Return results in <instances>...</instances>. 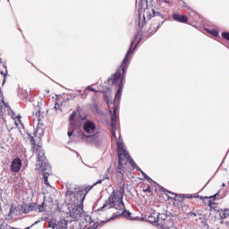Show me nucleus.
<instances>
[{
  "mask_svg": "<svg viewBox=\"0 0 229 229\" xmlns=\"http://www.w3.org/2000/svg\"><path fill=\"white\" fill-rule=\"evenodd\" d=\"M187 198H188V199H191V198H192V195H191V196H188Z\"/></svg>",
  "mask_w": 229,
  "mask_h": 229,
  "instance_id": "obj_55",
  "label": "nucleus"
},
{
  "mask_svg": "<svg viewBox=\"0 0 229 229\" xmlns=\"http://www.w3.org/2000/svg\"><path fill=\"white\" fill-rule=\"evenodd\" d=\"M205 199H210L211 201H216V199L217 198L216 195H212L210 197H204Z\"/></svg>",
  "mask_w": 229,
  "mask_h": 229,
  "instance_id": "obj_35",
  "label": "nucleus"
},
{
  "mask_svg": "<svg viewBox=\"0 0 229 229\" xmlns=\"http://www.w3.org/2000/svg\"><path fill=\"white\" fill-rule=\"evenodd\" d=\"M70 97H71V99H75L76 98V95L75 94H71Z\"/></svg>",
  "mask_w": 229,
  "mask_h": 229,
  "instance_id": "obj_44",
  "label": "nucleus"
},
{
  "mask_svg": "<svg viewBox=\"0 0 229 229\" xmlns=\"http://www.w3.org/2000/svg\"><path fill=\"white\" fill-rule=\"evenodd\" d=\"M124 195V187L121 188V191H118V194H115V191H113L107 201L103 205L102 208H98V211L103 210L106 207L110 206L109 208H115L119 212H123L124 210V202L123 201V198Z\"/></svg>",
  "mask_w": 229,
  "mask_h": 229,
  "instance_id": "obj_6",
  "label": "nucleus"
},
{
  "mask_svg": "<svg viewBox=\"0 0 229 229\" xmlns=\"http://www.w3.org/2000/svg\"><path fill=\"white\" fill-rule=\"evenodd\" d=\"M85 120H87V115L81 118V121H85Z\"/></svg>",
  "mask_w": 229,
  "mask_h": 229,
  "instance_id": "obj_49",
  "label": "nucleus"
},
{
  "mask_svg": "<svg viewBox=\"0 0 229 229\" xmlns=\"http://www.w3.org/2000/svg\"><path fill=\"white\" fill-rule=\"evenodd\" d=\"M49 228L58 229V223H49Z\"/></svg>",
  "mask_w": 229,
  "mask_h": 229,
  "instance_id": "obj_31",
  "label": "nucleus"
},
{
  "mask_svg": "<svg viewBox=\"0 0 229 229\" xmlns=\"http://www.w3.org/2000/svg\"><path fill=\"white\" fill-rule=\"evenodd\" d=\"M47 210V200L44 198L41 204L36 205V212H46Z\"/></svg>",
  "mask_w": 229,
  "mask_h": 229,
  "instance_id": "obj_15",
  "label": "nucleus"
},
{
  "mask_svg": "<svg viewBox=\"0 0 229 229\" xmlns=\"http://www.w3.org/2000/svg\"><path fill=\"white\" fill-rule=\"evenodd\" d=\"M188 216H194V217H196L198 214H196L195 212H190Z\"/></svg>",
  "mask_w": 229,
  "mask_h": 229,
  "instance_id": "obj_42",
  "label": "nucleus"
},
{
  "mask_svg": "<svg viewBox=\"0 0 229 229\" xmlns=\"http://www.w3.org/2000/svg\"><path fill=\"white\" fill-rule=\"evenodd\" d=\"M138 171L141 173L142 176L145 180H147V182H153V179L146 174V173H144V171H142L140 168H138Z\"/></svg>",
  "mask_w": 229,
  "mask_h": 229,
  "instance_id": "obj_23",
  "label": "nucleus"
},
{
  "mask_svg": "<svg viewBox=\"0 0 229 229\" xmlns=\"http://www.w3.org/2000/svg\"><path fill=\"white\" fill-rule=\"evenodd\" d=\"M16 119H18V121H21V120H20V119H21V116H20V115L16 116Z\"/></svg>",
  "mask_w": 229,
  "mask_h": 229,
  "instance_id": "obj_50",
  "label": "nucleus"
},
{
  "mask_svg": "<svg viewBox=\"0 0 229 229\" xmlns=\"http://www.w3.org/2000/svg\"><path fill=\"white\" fill-rule=\"evenodd\" d=\"M144 192H151V186H148L147 189L144 190Z\"/></svg>",
  "mask_w": 229,
  "mask_h": 229,
  "instance_id": "obj_40",
  "label": "nucleus"
},
{
  "mask_svg": "<svg viewBox=\"0 0 229 229\" xmlns=\"http://www.w3.org/2000/svg\"><path fill=\"white\" fill-rule=\"evenodd\" d=\"M206 31L208 33H209L210 35H212L213 37H219V31H217L216 30H208L207 29Z\"/></svg>",
  "mask_w": 229,
  "mask_h": 229,
  "instance_id": "obj_24",
  "label": "nucleus"
},
{
  "mask_svg": "<svg viewBox=\"0 0 229 229\" xmlns=\"http://www.w3.org/2000/svg\"><path fill=\"white\" fill-rule=\"evenodd\" d=\"M81 99H85V98H87V89H85L84 92L81 94Z\"/></svg>",
  "mask_w": 229,
  "mask_h": 229,
  "instance_id": "obj_37",
  "label": "nucleus"
},
{
  "mask_svg": "<svg viewBox=\"0 0 229 229\" xmlns=\"http://www.w3.org/2000/svg\"><path fill=\"white\" fill-rule=\"evenodd\" d=\"M127 162L130 163V165H131V167H133V169H140L139 166H137V164L135 163V161H133V159H131V157L129 156V158L127 160Z\"/></svg>",
  "mask_w": 229,
  "mask_h": 229,
  "instance_id": "obj_25",
  "label": "nucleus"
},
{
  "mask_svg": "<svg viewBox=\"0 0 229 229\" xmlns=\"http://www.w3.org/2000/svg\"><path fill=\"white\" fill-rule=\"evenodd\" d=\"M119 217H126L127 219H131V213L124 208L122 212H116L113 214V216H111L110 219L106 221H102L101 223L102 225H105L106 222L108 223V221L119 219Z\"/></svg>",
  "mask_w": 229,
  "mask_h": 229,
  "instance_id": "obj_9",
  "label": "nucleus"
},
{
  "mask_svg": "<svg viewBox=\"0 0 229 229\" xmlns=\"http://www.w3.org/2000/svg\"><path fill=\"white\" fill-rule=\"evenodd\" d=\"M128 158L130 157H123L121 159V157H118V166L116 168V174H122L123 175V172L121 171V168L123 167V165H126L128 164Z\"/></svg>",
  "mask_w": 229,
  "mask_h": 229,
  "instance_id": "obj_14",
  "label": "nucleus"
},
{
  "mask_svg": "<svg viewBox=\"0 0 229 229\" xmlns=\"http://www.w3.org/2000/svg\"><path fill=\"white\" fill-rule=\"evenodd\" d=\"M222 187H226V183L224 182V183L222 184Z\"/></svg>",
  "mask_w": 229,
  "mask_h": 229,
  "instance_id": "obj_52",
  "label": "nucleus"
},
{
  "mask_svg": "<svg viewBox=\"0 0 229 229\" xmlns=\"http://www.w3.org/2000/svg\"><path fill=\"white\" fill-rule=\"evenodd\" d=\"M58 106H60V105L58 103H55V110H57Z\"/></svg>",
  "mask_w": 229,
  "mask_h": 229,
  "instance_id": "obj_48",
  "label": "nucleus"
},
{
  "mask_svg": "<svg viewBox=\"0 0 229 229\" xmlns=\"http://www.w3.org/2000/svg\"><path fill=\"white\" fill-rule=\"evenodd\" d=\"M21 212H23V214H30V212H37V204H25L24 206L21 207Z\"/></svg>",
  "mask_w": 229,
  "mask_h": 229,
  "instance_id": "obj_12",
  "label": "nucleus"
},
{
  "mask_svg": "<svg viewBox=\"0 0 229 229\" xmlns=\"http://www.w3.org/2000/svg\"><path fill=\"white\" fill-rule=\"evenodd\" d=\"M192 13H193V14H196V13H195L194 11H192Z\"/></svg>",
  "mask_w": 229,
  "mask_h": 229,
  "instance_id": "obj_57",
  "label": "nucleus"
},
{
  "mask_svg": "<svg viewBox=\"0 0 229 229\" xmlns=\"http://www.w3.org/2000/svg\"><path fill=\"white\" fill-rule=\"evenodd\" d=\"M172 19L175 21V22H181L182 24H185V22H189V18L180 13H173Z\"/></svg>",
  "mask_w": 229,
  "mask_h": 229,
  "instance_id": "obj_13",
  "label": "nucleus"
},
{
  "mask_svg": "<svg viewBox=\"0 0 229 229\" xmlns=\"http://www.w3.org/2000/svg\"><path fill=\"white\" fill-rule=\"evenodd\" d=\"M82 130L81 140L87 144H94V146L103 144V136L99 134V130L92 120H87L82 125Z\"/></svg>",
  "mask_w": 229,
  "mask_h": 229,
  "instance_id": "obj_5",
  "label": "nucleus"
},
{
  "mask_svg": "<svg viewBox=\"0 0 229 229\" xmlns=\"http://www.w3.org/2000/svg\"><path fill=\"white\" fill-rule=\"evenodd\" d=\"M4 83H6V77L5 78L4 77L2 85H4Z\"/></svg>",
  "mask_w": 229,
  "mask_h": 229,
  "instance_id": "obj_47",
  "label": "nucleus"
},
{
  "mask_svg": "<svg viewBox=\"0 0 229 229\" xmlns=\"http://www.w3.org/2000/svg\"><path fill=\"white\" fill-rule=\"evenodd\" d=\"M107 173L103 175L102 180H110V177L108 176V173H110V168H107Z\"/></svg>",
  "mask_w": 229,
  "mask_h": 229,
  "instance_id": "obj_32",
  "label": "nucleus"
},
{
  "mask_svg": "<svg viewBox=\"0 0 229 229\" xmlns=\"http://www.w3.org/2000/svg\"><path fill=\"white\" fill-rule=\"evenodd\" d=\"M165 3H166V4H168V3H169V0H165Z\"/></svg>",
  "mask_w": 229,
  "mask_h": 229,
  "instance_id": "obj_53",
  "label": "nucleus"
},
{
  "mask_svg": "<svg viewBox=\"0 0 229 229\" xmlns=\"http://www.w3.org/2000/svg\"><path fill=\"white\" fill-rule=\"evenodd\" d=\"M38 223H40V220H37L36 222H34L30 226L31 228H33V226H35V225H38Z\"/></svg>",
  "mask_w": 229,
  "mask_h": 229,
  "instance_id": "obj_41",
  "label": "nucleus"
},
{
  "mask_svg": "<svg viewBox=\"0 0 229 229\" xmlns=\"http://www.w3.org/2000/svg\"><path fill=\"white\" fill-rule=\"evenodd\" d=\"M148 221H149V223H157V226H158V216H157V215H155V214L150 215L148 216Z\"/></svg>",
  "mask_w": 229,
  "mask_h": 229,
  "instance_id": "obj_21",
  "label": "nucleus"
},
{
  "mask_svg": "<svg viewBox=\"0 0 229 229\" xmlns=\"http://www.w3.org/2000/svg\"><path fill=\"white\" fill-rule=\"evenodd\" d=\"M222 37L223 38H225V40L229 41V32H222Z\"/></svg>",
  "mask_w": 229,
  "mask_h": 229,
  "instance_id": "obj_34",
  "label": "nucleus"
},
{
  "mask_svg": "<svg viewBox=\"0 0 229 229\" xmlns=\"http://www.w3.org/2000/svg\"><path fill=\"white\" fill-rule=\"evenodd\" d=\"M161 191H162V192H164L166 195L167 194H172V196H178V194H175V193L172 192L171 191H168L167 189H165L164 187L161 188Z\"/></svg>",
  "mask_w": 229,
  "mask_h": 229,
  "instance_id": "obj_27",
  "label": "nucleus"
},
{
  "mask_svg": "<svg viewBox=\"0 0 229 229\" xmlns=\"http://www.w3.org/2000/svg\"><path fill=\"white\" fill-rule=\"evenodd\" d=\"M12 214V211H9V215Z\"/></svg>",
  "mask_w": 229,
  "mask_h": 229,
  "instance_id": "obj_59",
  "label": "nucleus"
},
{
  "mask_svg": "<svg viewBox=\"0 0 229 229\" xmlns=\"http://www.w3.org/2000/svg\"><path fill=\"white\" fill-rule=\"evenodd\" d=\"M167 217H169L167 215H165L164 213H162V214L158 213L157 214V218H158L157 223H162L163 221H165V219H167Z\"/></svg>",
  "mask_w": 229,
  "mask_h": 229,
  "instance_id": "obj_22",
  "label": "nucleus"
},
{
  "mask_svg": "<svg viewBox=\"0 0 229 229\" xmlns=\"http://www.w3.org/2000/svg\"><path fill=\"white\" fill-rule=\"evenodd\" d=\"M220 192H221V191H218L215 194V196L217 198V196H220Z\"/></svg>",
  "mask_w": 229,
  "mask_h": 229,
  "instance_id": "obj_46",
  "label": "nucleus"
},
{
  "mask_svg": "<svg viewBox=\"0 0 229 229\" xmlns=\"http://www.w3.org/2000/svg\"><path fill=\"white\" fill-rule=\"evenodd\" d=\"M19 94H22V96L21 97V99H26V98H28V92H26V90L24 89L20 90Z\"/></svg>",
  "mask_w": 229,
  "mask_h": 229,
  "instance_id": "obj_29",
  "label": "nucleus"
},
{
  "mask_svg": "<svg viewBox=\"0 0 229 229\" xmlns=\"http://www.w3.org/2000/svg\"><path fill=\"white\" fill-rule=\"evenodd\" d=\"M90 223H94V220H92V216L87 215L84 216V221H82L81 224H80L81 228H88L89 225H90Z\"/></svg>",
  "mask_w": 229,
  "mask_h": 229,
  "instance_id": "obj_16",
  "label": "nucleus"
},
{
  "mask_svg": "<svg viewBox=\"0 0 229 229\" xmlns=\"http://www.w3.org/2000/svg\"><path fill=\"white\" fill-rule=\"evenodd\" d=\"M66 196L70 197V203L73 207L69 211L70 223L78 221L83 216V201L87 196V191L76 186L67 188Z\"/></svg>",
  "mask_w": 229,
  "mask_h": 229,
  "instance_id": "obj_2",
  "label": "nucleus"
},
{
  "mask_svg": "<svg viewBox=\"0 0 229 229\" xmlns=\"http://www.w3.org/2000/svg\"><path fill=\"white\" fill-rule=\"evenodd\" d=\"M171 223H172L171 217L168 216L167 218H165V220H163L162 222L157 223V226H159L162 229L171 228V225H172Z\"/></svg>",
  "mask_w": 229,
  "mask_h": 229,
  "instance_id": "obj_17",
  "label": "nucleus"
},
{
  "mask_svg": "<svg viewBox=\"0 0 229 229\" xmlns=\"http://www.w3.org/2000/svg\"><path fill=\"white\" fill-rule=\"evenodd\" d=\"M0 64H3V59L0 57Z\"/></svg>",
  "mask_w": 229,
  "mask_h": 229,
  "instance_id": "obj_54",
  "label": "nucleus"
},
{
  "mask_svg": "<svg viewBox=\"0 0 229 229\" xmlns=\"http://www.w3.org/2000/svg\"><path fill=\"white\" fill-rule=\"evenodd\" d=\"M81 127H72V125L69 124L68 127V137H72V134L74 133V131L80 130Z\"/></svg>",
  "mask_w": 229,
  "mask_h": 229,
  "instance_id": "obj_20",
  "label": "nucleus"
},
{
  "mask_svg": "<svg viewBox=\"0 0 229 229\" xmlns=\"http://www.w3.org/2000/svg\"><path fill=\"white\" fill-rule=\"evenodd\" d=\"M107 90H111L110 88H108Z\"/></svg>",
  "mask_w": 229,
  "mask_h": 229,
  "instance_id": "obj_61",
  "label": "nucleus"
},
{
  "mask_svg": "<svg viewBox=\"0 0 229 229\" xmlns=\"http://www.w3.org/2000/svg\"><path fill=\"white\" fill-rule=\"evenodd\" d=\"M212 201H213V200H211V199H209L208 206L210 207V208H214L212 207V205H215V203H213Z\"/></svg>",
  "mask_w": 229,
  "mask_h": 229,
  "instance_id": "obj_38",
  "label": "nucleus"
},
{
  "mask_svg": "<svg viewBox=\"0 0 229 229\" xmlns=\"http://www.w3.org/2000/svg\"><path fill=\"white\" fill-rule=\"evenodd\" d=\"M3 66L4 67L5 72L1 71V72H0V74H1L2 76H4V78H6V77L8 76V70H6V69H7V68H6V64H3Z\"/></svg>",
  "mask_w": 229,
  "mask_h": 229,
  "instance_id": "obj_28",
  "label": "nucleus"
},
{
  "mask_svg": "<svg viewBox=\"0 0 229 229\" xmlns=\"http://www.w3.org/2000/svg\"><path fill=\"white\" fill-rule=\"evenodd\" d=\"M13 227L10 226L6 222L0 224V229H13Z\"/></svg>",
  "mask_w": 229,
  "mask_h": 229,
  "instance_id": "obj_26",
  "label": "nucleus"
},
{
  "mask_svg": "<svg viewBox=\"0 0 229 229\" xmlns=\"http://www.w3.org/2000/svg\"><path fill=\"white\" fill-rule=\"evenodd\" d=\"M30 144L31 149L37 157V162H38L37 165L39 166L38 169L43 174L44 183L45 185H49L48 176L51 174V165L46 158V152L44 151L42 146L37 145V141L33 136H30Z\"/></svg>",
  "mask_w": 229,
  "mask_h": 229,
  "instance_id": "obj_3",
  "label": "nucleus"
},
{
  "mask_svg": "<svg viewBox=\"0 0 229 229\" xmlns=\"http://www.w3.org/2000/svg\"><path fill=\"white\" fill-rule=\"evenodd\" d=\"M77 92H78L79 94H81V89H78Z\"/></svg>",
  "mask_w": 229,
  "mask_h": 229,
  "instance_id": "obj_51",
  "label": "nucleus"
},
{
  "mask_svg": "<svg viewBox=\"0 0 229 229\" xmlns=\"http://www.w3.org/2000/svg\"><path fill=\"white\" fill-rule=\"evenodd\" d=\"M86 90H89L90 92H98V90L94 89V88H91L90 86H88Z\"/></svg>",
  "mask_w": 229,
  "mask_h": 229,
  "instance_id": "obj_36",
  "label": "nucleus"
},
{
  "mask_svg": "<svg viewBox=\"0 0 229 229\" xmlns=\"http://www.w3.org/2000/svg\"><path fill=\"white\" fill-rule=\"evenodd\" d=\"M0 99H3V91H1V88H0Z\"/></svg>",
  "mask_w": 229,
  "mask_h": 229,
  "instance_id": "obj_45",
  "label": "nucleus"
},
{
  "mask_svg": "<svg viewBox=\"0 0 229 229\" xmlns=\"http://www.w3.org/2000/svg\"><path fill=\"white\" fill-rule=\"evenodd\" d=\"M220 219H226V217H229V208L220 209L218 210Z\"/></svg>",
  "mask_w": 229,
  "mask_h": 229,
  "instance_id": "obj_18",
  "label": "nucleus"
},
{
  "mask_svg": "<svg viewBox=\"0 0 229 229\" xmlns=\"http://www.w3.org/2000/svg\"><path fill=\"white\" fill-rule=\"evenodd\" d=\"M76 115H78V114L76 113V111H73L70 115L69 124L70 126H72V128H81V120L76 118Z\"/></svg>",
  "mask_w": 229,
  "mask_h": 229,
  "instance_id": "obj_10",
  "label": "nucleus"
},
{
  "mask_svg": "<svg viewBox=\"0 0 229 229\" xmlns=\"http://www.w3.org/2000/svg\"><path fill=\"white\" fill-rule=\"evenodd\" d=\"M22 167V160L20 157L13 159L11 163V171L12 173H19Z\"/></svg>",
  "mask_w": 229,
  "mask_h": 229,
  "instance_id": "obj_11",
  "label": "nucleus"
},
{
  "mask_svg": "<svg viewBox=\"0 0 229 229\" xmlns=\"http://www.w3.org/2000/svg\"><path fill=\"white\" fill-rule=\"evenodd\" d=\"M12 214V211H9V215Z\"/></svg>",
  "mask_w": 229,
  "mask_h": 229,
  "instance_id": "obj_58",
  "label": "nucleus"
},
{
  "mask_svg": "<svg viewBox=\"0 0 229 229\" xmlns=\"http://www.w3.org/2000/svg\"><path fill=\"white\" fill-rule=\"evenodd\" d=\"M105 182V179H100L97 182H95L93 185H98V183H103Z\"/></svg>",
  "mask_w": 229,
  "mask_h": 229,
  "instance_id": "obj_39",
  "label": "nucleus"
},
{
  "mask_svg": "<svg viewBox=\"0 0 229 229\" xmlns=\"http://www.w3.org/2000/svg\"><path fill=\"white\" fill-rule=\"evenodd\" d=\"M116 144H117L118 158L122 160V158L130 157V153H128L126 149H124V143L123 142V140L121 138L116 140Z\"/></svg>",
  "mask_w": 229,
  "mask_h": 229,
  "instance_id": "obj_8",
  "label": "nucleus"
},
{
  "mask_svg": "<svg viewBox=\"0 0 229 229\" xmlns=\"http://www.w3.org/2000/svg\"><path fill=\"white\" fill-rule=\"evenodd\" d=\"M91 110L95 114H98V115H103V111H99V106H98V103H93L91 106Z\"/></svg>",
  "mask_w": 229,
  "mask_h": 229,
  "instance_id": "obj_19",
  "label": "nucleus"
},
{
  "mask_svg": "<svg viewBox=\"0 0 229 229\" xmlns=\"http://www.w3.org/2000/svg\"><path fill=\"white\" fill-rule=\"evenodd\" d=\"M136 8H138V18L136 22L139 28H144V26H146V20L151 21L152 17L161 19L162 22L165 21V18H164L162 13L152 8H148V0H136Z\"/></svg>",
  "mask_w": 229,
  "mask_h": 229,
  "instance_id": "obj_4",
  "label": "nucleus"
},
{
  "mask_svg": "<svg viewBox=\"0 0 229 229\" xmlns=\"http://www.w3.org/2000/svg\"><path fill=\"white\" fill-rule=\"evenodd\" d=\"M138 38V40H137ZM142 42V38H139V32L135 34L133 39L131 42V46L129 50L127 51L125 57L122 64L120 65V69L116 71L112 77L107 79V83H111V85H117L118 89L114 96V103L121 100V94H123V80H124V74L128 70V60L130 58V55H133L137 47Z\"/></svg>",
  "mask_w": 229,
  "mask_h": 229,
  "instance_id": "obj_1",
  "label": "nucleus"
},
{
  "mask_svg": "<svg viewBox=\"0 0 229 229\" xmlns=\"http://www.w3.org/2000/svg\"><path fill=\"white\" fill-rule=\"evenodd\" d=\"M148 35H151V33H153V29H149L148 31H147Z\"/></svg>",
  "mask_w": 229,
  "mask_h": 229,
  "instance_id": "obj_43",
  "label": "nucleus"
},
{
  "mask_svg": "<svg viewBox=\"0 0 229 229\" xmlns=\"http://www.w3.org/2000/svg\"><path fill=\"white\" fill-rule=\"evenodd\" d=\"M179 4H180L181 6H182L183 8H188V9H190L189 5H187V4H186L185 2H183V0H180V1H179Z\"/></svg>",
  "mask_w": 229,
  "mask_h": 229,
  "instance_id": "obj_30",
  "label": "nucleus"
},
{
  "mask_svg": "<svg viewBox=\"0 0 229 229\" xmlns=\"http://www.w3.org/2000/svg\"><path fill=\"white\" fill-rule=\"evenodd\" d=\"M111 112V123H110V128H111V131H112V137H114V139H117V106H114V110H110Z\"/></svg>",
  "mask_w": 229,
  "mask_h": 229,
  "instance_id": "obj_7",
  "label": "nucleus"
},
{
  "mask_svg": "<svg viewBox=\"0 0 229 229\" xmlns=\"http://www.w3.org/2000/svg\"><path fill=\"white\" fill-rule=\"evenodd\" d=\"M160 24L157 25V28H159Z\"/></svg>",
  "mask_w": 229,
  "mask_h": 229,
  "instance_id": "obj_60",
  "label": "nucleus"
},
{
  "mask_svg": "<svg viewBox=\"0 0 229 229\" xmlns=\"http://www.w3.org/2000/svg\"><path fill=\"white\" fill-rule=\"evenodd\" d=\"M221 225H225V221H221Z\"/></svg>",
  "mask_w": 229,
  "mask_h": 229,
  "instance_id": "obj_56",
  "label": "nucleus"
},
{
  "mask_svg": "<svg viewBox=\"0 0 229 229\" xmlns=\"http://www.w3.org/2000/svg\"><path fill=\"white\" fill-rule=\"evenodd\" d=\"M99 226V223L94 222L92 226L87 227L86 229H96Z\"/></svg>",
  "mask_w": 229,
  "mask_h": 229,
  "instance_id": "obj_33",
  "label": "nucleus"
}]
</instances>
